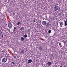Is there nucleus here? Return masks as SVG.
I'll list each match as a JSON object with an SVG mask.
<instances>
[{"label": "nucleus", "instance_id": "nucleus-26", "mask_svg": "<svg viewBox=\"0 0 67 67\" xmlns=\"http://www.w3.org/2000/svg\"><path fill=\"white\" fill-rule=\"evenodd\" d=\"M36 22V20H34V22Z\"/></svg>", "mask_w": 67, "mask_h": 67}, {"label": "nucleus", "instance_id": "nucleus-21", "mask_svg": "<svg viewBox=\"0 0 67 67\" xmlns=\"http://www.w3.org/2000/svg\"><path fill=\"white\" fill-rule=\"evenodd\" d=\"M8 57L10 59L12 58V57Z\"/></svg>", "mask_w": 67, "mask_h": 67}, {"label": "nucleus", "instance_id": "nucleus-15", "mask_svg": "<svg viewBox=\"0 0 67 67\" xmlns=\"http://www.w3.org/2000/svg\"><path fill=\"white\" fill-rule=\"evenodd\" d=\"M16 32V30H13V33L14 34H15Z\"/></svg>", "mask_w": 67, "mask_h": 67}, {"label": "nucleus", "instance_id": "nucleus-14", "mask_svg": "<svg viewBox=\"0 0 67 67\" xmlns=\"http://www.w3.org/2000/svg\"><path fill=\"white\" fill-rule=\"evenodd\" d=\"M21 53L23 54L24 53V51L23 50H22L21 51Z\"/></svg>", "mask_w": 67, "mask_h": 67}, {"label": "nucleus", "instance_id": "nucleus-4", "mask_svg": "<svg viewBox=\"0 0 67 67\" xmlns=\"http://www.w3.org/2000/svg\"><path fill=\"white\" fill-rule=\"evenodd\" d=\"M52 64V63L51 62H48L47 63V65L48 66H51Z\"/></svg>", "mask_w": 67, "mask_h": 67}, {"label": "nucleus", "instance_id": "nucleus-10", "mask_svg": "<svg viewBox=\"0 0 67 67\" xmlns=\"http://www.w3.org/2000/svg\"><path fill=\"white\" fill-rule=\"evenodd\" d=\"M32 60L29 59L28 60V63H30L31 62H32Z\"/></svg>", "mask_w": 67, "mask_h": 67}, {"label": "nucleus", "instance_id": "nucleus-23", "mask_svg": "<svg viewBox=\"0 0 67 67\" xmlns=\"http://www.w3.org/2000/svg\"><path fill=\"white\" fill-rule=\"evenodd\" d=\"M13 14L14 15H15V13L14 12H13Z\"/></svg>", "mask_w": 67, "mask_h": 67}, {"label": "nucleus", "instance_id": "nucleus-2", "mask_svg": "<svg viewBox=\"0 0 67 67\" xmlns=\"http://www.w3.org/2000/svg\"><path fill=\"white\" fill-rule=\"evenodd\" d=\"M7 59L5 58H3L2 60V61L4 63H5L7 62Z\"/></svg>", "mask_w": 67, "mask_h": 67}, {"label": "nucleus", "instance_id": "nucleus-22", "mask_svg": "<svg viewBox=\"0 0 67 67\" xmlns=\"http://www.w3.org/2000/svg\"><path fill=\"white\" fill-rule=\"evenodd\" d=\"M13 57L15 59H16V56H14Z\"/></svg>", "mask_w": 67, "mask_h": 67}, {"label": "nucleus", "instance_id": "nucleus-13", "mask_svg": "<svg viewBox=\"0 0 67 67\" xmlns=\"http://www.w3.org/2000/svg\"><path fill=\"white\" fill-rule=\"evenodd\" d=\"M20 22L19 21L18 22V23L17 24V25H19L20 24Z\"/></svg>", "mask_w": 67, "mask_h": 67}, {"label": "nucleus", "instance_id": "nucleus-32", "mask_svg": "<svg viewBox=\"0 0 67 67\" xmlns=\"http://www.w3.org/2000/svg\"><path fill=\"white\" fill-rule=\"evenodd\" d=\"M66 29H67V26L66 27Z\"/></svg>", "mask_w": 67, "mask_h": 67}, {"label": "nucleus", "instance_id": "nucleus-9", "mask_svg": "<svg viewBox=\"0 0 67 67\" xmlns=\"http://www.w3.org/2000/svg\"><path fill=\"white\" fill-rule=\"evenodd\" d=\"M59 23L60 24V26H62L63 25V23L62 21H60L59 22Z\"/></svg>", "mask_w": 67, "mask_h": 67}, {"label": "nucleus", "instance_id": "nucleus-3", "mask_svg": "<svg viewBox=\"0 0 67 67\" xmlns=\"http://www.w3.org/2000/svg\"><path fill=\"white\" fill-rule=\"evenodd\" d=\"M59 9V7L58 6H55L54 7V10L55 11Z\"/></svg>", "mask_w": 67, "mask_h": 67}, {"label": "nucleus", "instance_id": "nucleus-20", "mask_svg": "<svg viewBox=\"0 0 67 67\" xmlns=\"http://www.w3.org/2000/svg\"><path fill=\"white\" fill-rule=\"evenodd\" d=\"M40 49H42L43 48V47L42 46H41V47H40Z\"/></svg>", "mask_w": 67, "mask_h": 67}, {"label": "nucleus", "instance_id": "nucleus-11", "mask_svg": "<svg viewBox=\"0 0 67 67\" xmlns=\"http://www.w3.org/2000/svg\"><path fill=\"white\" fill-rule=\"evenodd\" d=\"M20 40H21V41H23L25 40V39L23 37H21V38Z\"/></svg>", "mask_w": 67, "mask_h": 67}, {"label": "nucleus", "instance_id": "nucleus-8", "mask_svg": "<svg viewBox=\"0 0 67 67\" xmlns=\"http://www.w3.org/2000/svg\"><path fill=\"white\" fill-rule=\"evenodd\" d=\"M56 19V18L55 17H52L51 19V20L52 21H54Z\"/></svg>", "mask_w": 67, "mask_h": 67}, {"label": "nucleus", "instance_id": "nucleus-16", "mask_svg": "<svg viewBox=\"0 0 67 67\" xmlns=\"http://www.w3.org/2000/svg\"><path fill=\"white\" fill-rule=\"evenodd\" d=\"M51 30H49L48 31V33L49 34H50L51 32Z\"/></svg>", "mask_w": 67, "mask_h": 67}, {"label": "nucleus", "instance_id": "nucleus-31", "mask_svg": "<svg viewBox=\"0 0 67 67\" xmlns=\"http://www.w3.org/2000/svg\"><path fill=\"white\" fill-rule=\"evenodd\" d=\"M63 67H67L66 66H63Z\"/></svg>", "mask_w": 67, "mask_h": 67}, {"label": "nucleus", "instance_id": "nucleus-27", "mask_svg": "<svg viewBox=\"0 0 67 67\" xmlns=\"http://www.w3.org/2000/svg\"><path fill=\"white\" fill-rule=\"evenodd\" d=\"M2 37H3V35H2Z\"/></svg>", "mask_w": 67, "mask_h": 67}, {"label": "nucleus", "instance_id": "nucleus-18", "mask_svg": "<svg viewBox=\"0 0 67 67\" xmlns=\"http://www.w3.org/2000/svg\"><path fill=\"white\" fill-rule=\"evenodd\" d=\"M2 34V31L1 30H0V36Z\"/></svg>", "mask_w": 67, "mask_h": 67}, {"label": "nucleus", "instance_id": "nucleus-6", "mask_svg": "<svg viewBox=\"0 0 67 67\" xmlns=\"http://www.w3.org/2000/svg\"><path fill=\"white\" fill-rule=\"evenodd\" d=\"M64 26H66L67 25V19H66V20H65L64 21Z\"/></svg>", "mask_w": 67, "mask_h": 67}, {"label": "nucleus", "instance_id": "nucleus-30", "mask_svg": "<svg viewBox=\"0 0 67 67\" xmlns=\"http://www.w3.org/2000/svg\"><path fill=\"white\" fill-rule=\"evenodd\" d=\"M46 18H47V17L46 16Z\"/></svg>", "mask_w": 67, "mask_h": 67}, {"label": "nucleus", "instance_id": "nucleus-17", "mask_svg": "<svg viewBox=\"0 0 67 67\" xmlns=\"http://www.w3.org/2000/svg\"><path fill=\"white\" fill-rule=\"evenodd\" d=\"M16 27H14V28L13 30L16 31Z\"/></svg>", "mask_w": 67, "mask_h": 67}, {"label": "nucleus", "instance_id": "nucleus-12", "mask_svg": "<svg viewBox=\"0 0 67 67\" xmlns=\"http://www.w3.org/2000/svg\"><path fill=\"white\" fill-rule=\"evenodd\" d=\"M20 29L21 30V31H22L24 30V27H22Z\"/></svg>", "mask_w": 67, "mask_h": 67}, {"label": "nucleus", "instance_id": "nucleus-5", "mask_svg": "<svg viewBox=\"0 0 67 67\" xmlns=\"http://www.w3.org/2000/svg\"><path fill=\"white\" fill-rule=\"evenodd\" d=\"M8 26L9 28H11L13 26V25L11 23H9L8 25Z\"/></svg>", "mask_w": 67, "mask_h": 67}, {"label": "nucleus", "instance_id": "nucleus-28", "mask_svg": "<svg viewBox=\"0 0 67 67\" xmlns=\"http://www.w3.org/2000/svg\"><path fill=\"white\" fill-rule=\"evenodd\" d=\"M62 67V65H61L60 66V67Z\"/></svg>", "mask_w": 67, "mask_h": 67}, {"label": "nucleus", "instance_id": "nucleus-25", "mask_svg": "<svg viewBox=\"0 0 67 67\" xmlns=\"http://www.w3.org/2000/svg\"><path fill=\"white\" fill-rule=\"evenodd\" d=\"M13 63V64H15V63H14V62H12V63Z\"/></svg>", "mask_w": 67, "mask_h": 67}, {"label": "nucleus", "instance_id": "nucleus-1", "mask_svg": "<svg viewBox=\"0 0 67 67\" xmlns=\"http://www.w3.org/2000/svg\"><path fill=\"white\" fill-rule=\"evenodd\" d=\"M46 25L47 27H48L51 26V23L48 22L46 23Z\"/></svg>", "mask_w": 67, "mask_h": 67}, {"label": "nucleus", "instance_id": "nucleus-29", "mask_svg": "<svg viewBox=\"0 0 67 67\" xmlns=\"http://www.w3.org/2000/svg\"><path fill=\"white\" fill-rule=\"evenodd\" d=\"M5 20H6V19H5V20H4V21H5Z\"/></svg>", "mask_w": 67, "mask_h": 67}, {"label": "nucleus", "instance_id": "nucleus-7", "mask_svg": "<svg viewBox=\"0 0 67 67\" xmlns=\"http://www.w3.org/2000/svg\"><path fill=\"white\" fill-rule=\"evenodd\" d=\"M42 24L43 25H46V21H43L42 22Z\"/></svg>", "mask_w": 67, "mask_h": 67}, {"label": "nucleus", "instance_id": "nucleus-19", "mask_svg": "<svg viewBox=\"0 0 67 67\" xmlns=\"http://www.w3.org/2000/svg\"><path fill=\"white\" fill-rule=\"evenodd\" d=\"M27 37V35H24V37L25 38H26Z\"/></svg>", "mask_w": 67, "mask_h": 67}, {"label": "nucleus", "instance_id": "nucleus-24", "mask_svg": "<svg viewBox=\"0 0 67 67\" xmlns=\"http://www.w3.org/2000/svg\"><path fill=\"white\" fill-rule=\"evenodd\" d=\"M59 45L60 46H61V43H59Z\"/></svg>", "mask_w": 67, "mask_h": 67}]
</instances>
